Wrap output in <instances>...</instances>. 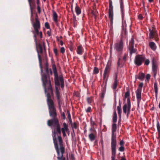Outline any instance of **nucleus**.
Wrapping results in <instances>:
<instances>
[{
    "label": "nucleus",
    "mask_w": 160,
    "mask_h": 160,
    "mask_svg": "<svg viewBox=\"0 0 160 160\" xmlns=\"http://www.w3.org/2000/svg\"><path fill=\"white\" fill-rule=\"evenodd\" d=\"M127 104H125L123 106V110L124 113H127V116H128L130 112L131 109V103L129 98L127 99Z\"/></svg>",
    "instance_id": "nucleus-7"
},
{
    "label": "nucleus",
    "mask_w": 160,
    "mask_h": 160,
    "mask_svg": "<svg viewBox=\"0 0 160 160\" xmlns=\"http://www.w3.org/2000/svg\"><path fill=\"white\" fill-rule=\"evenodd\" d=\"M92 101V99L91 98H87V101L88 103H91Z\"/></svg>",
    "instance_id": "nucleus-36"
},
{
    "label": "nucleus",
    "mask_w": 160,
    "mask_h": 160,
    "mask_svg": "<svg viewBox=\"0 0 160 160\" xmlns=\"http://www.w3.org/2000/svg\"><path fill=\"white\" fill-rule=\"evenodd\" d=\"M150 75L149 74H148L146 75V78L147 79H149L150 78Z\"/></svg>",
    "instance_id": "nucleus-41"
},
{
    "label": "nucleus",
    "mask_w": 160,
    "mask_h": 160,
    "mask_svg": "<svg viewBox=\"0 0 160 160\" xmlns=\"http://www.w3.org/2000/svg\"><path fill=\"white\" fill-rule=\"evenodd\" d=\"M33 26L34 29V31L33 32V33L34 34V37L35 38V43L37 46V52L38 54V56L39 61V65L41 69V71L42 72V67L41 65L42 58L40 57V55H39V53H40L41 54L42 53L43 48L42 46L40 44H39L38 45H37L36 34L38 35H39L41 38H42V33L41 32H39V30L40 28V22L37 18H36L35 22L33 24Z\"/></svg>",
    "instance_id": "nucleus-3"
},
{
    "label": "nucleus",
    "mask_w": 160,
    "mask_h": 160,
    "mask_svg": "<svg viewBox=\"0 0 160 160\" xmlns=\"http://www.w3.org/2000/svg\"><path fill=\"white\" fill-rule=\"evenodd\" d=\"M110 66L107 65L104 71V73L103 74V78L104 79H105L106 78H107L108 73L109 72L110 70Z\"/></svg>",
    "instance_id": "nucleus-14"
},
{
    "label": "nucleus",
    "mask_w": 160,
    "mask_h": 160,
    "mask_svg": "<svg viewBox=\"0 0 160 160\" xmlns=\"http://www.w3.org/2000/svg\"><path fill=\"white\" fill-rule=\"evenodd\" d=\"M45 26L46 28H47L48 29L49 28V25L48 22H46L45 23Z\"/></svg>",
    "instance_id": "nucleus-38"
},
{
    "label": "nucleus",
    "mask_w": 160,
    "mask_h": 160,
    "mask_svg": "<svg viewBox=\"0 0 160 160\" xmlns=\"http://www.w3.org/2000/svg\"><path fill=\"white\" fill-rule=\"evenodd\" d=\"M62 116H63L64 118H65V114L64 113H63Z\"/></svg>",
    "instance_id": "nucleus-52"
},
{
    "label": "nucleus",
    "mask_w": 160,
    "mask_h": 160,
    "mask_svg": "<svg viewBox=\"0 0 160 160\" xmlns=\"http://www.w3.org/2000/svg\"><path fill=\"white\" fill-rule=\"evenodd\" d=\"M124 150V148L123 146H121L119 148V150L121 152L123 151Z\"/></svg>",
    "instance_id": "nucleus-37"
},
{
    "label": "nucleus",
    "mask_w": 160,
    "mask_h": 160,
    "mask_svg": "<svg viewBox=\"0 0 160 160\" xmlns=\"http://www.w3.org/2000/svg\"><path fill=\"white\" fill-rule=\"evenodd\" d=\"M58 140L59 144L57 143L56 138L53 137V142L58 154V160H66L65 158L63 157V154L65 152V148L63 146L62 140L61 137H58Z\"/></svg>",
    "instance_id": "nucleus-4"
},
{
    "label": "nucleus",
    "mask_w": 160,
    "mask_h": 160,
    "mask_svg": "<svg viewBox=\"0 0 160 160\" xmlns=\"http://www.w3.org/2000/svg\"><path fill=\"white\" fill-rule=\"evenodd\" d=\"M28 1L29 3V6L30 8V9L31 11H32V7L31 6V4H33L34 3V0H28ZM32 15V11H31V16Z\"/></svg>",
    "instance_id": "nucleus-29"
},
{
    "label": "nucleus",
    "mask_w": 160,
    "mask_h": 160,
    "mask_svg": "<svg viewBox=\"0 0 160 160\" xmlns=\"http://www.w3.org/2000/svg\"><path fill=\"white\" fill-rule=\"evenodd\" d=\"M159 2H160V1H159Z\"/></svg>",
    "instance_id": "nucleus-59"
},
{
    "label": "nucleus",
    "mask_w": 160,
    "mask_h": 160,
    "mask_svg": "<svg viewBox=\"0 0 160 160\" xmlns=\"http://www.w3.org/2000/svg\"><path fill=\"white\" fill-rule=\"evenodd\" d=\"M42 78L45 93L47 97V101L49 109L54 108H55L53 101L51 98V95H53V93L49 77L46 74H44L42 75Z\"/></svg>",
    "instance_id": "nucleus-1"
},
{
    "label": "nucleus",
    "mask_w": 160,
    "mask_h": 160,
    "mask_svg": "<svg viewBox=\"0 0 160 160\" xmlns=\"http://www.w3.org/2000/svg\"><path fill=\"white\" fill-rule=\"evenodd\" d=\"M143 86V83H141L139 85L137 90L136 91V98L137 100L138 106L139 107L140 102L141 100V92L142 90V87Z\"/></svg>",
    "instance_id": "nucleus-6"
},
{
    "label": "nucleus",
    "mask_w": 160,
    "mask_h": 160,
    "mask_svg": "<svg viewBox=\"0 0 160 160\" xmlns=\"http://www.w3.org/2000/svg\"><path fill=\"white\" fill-rule=\"evenodd\" d=\"M121 160H126L125 158L123 157H122Z\"/></svg>",
    "instance_id": "nucleus-51"
},
{
    "label": "nucleus",
    "mask_w": 160,
    "mask_h": 160,
    "mask_svg": "<svg viewBox=\"0 0 160 160\" xmlns=\"http://www.w3.org/2000/svg\"><path fill=\"white\" fill-rule=\"evenodd\" d=\"M145 60V58L144 57L139 55H137L134 60L135 63L137 65L140 66Z\"/></svg>",
    "instance_id": "nucleus-10"
},
{
    "label": "nucleus",
    "mask_w": 160,
    "mask_h": 160,
    "mask_svg": "<svg viewBox=\"0 0 160 160\" xmlns=\"http://www.w3.org/2000/svg\"><path fill=\"white\" fill-rule=\"evenodd\" d=\"M44 1H45V0H44Z\"/></svg>",
    "instance_id": "nucleus-58"
},
{
    "label": "nucleus",
    "mask_w": 160,
    "mask_h": 160,
    "mask_svg": "<svg viewBox=\"0 0 160 160\" xmlns=\"http://www.w3.org/2000/svg\"><path fill=\"white\" fill-rule=\"evenodd\" d=\"M149 38H153L155 34V32L150 29L149 30Z\"/></svg>",
    "instance_id": "nucleus-22"
},
{
    "label": "nucleus",
    "mask_w": 160,
    "mask_h": 160,
    "mask_svg": "<svg viewBox=\"0 0 160 160\" xmlns=\"http://www.w3.org/2000/svg\"><path fill=\"white\" fill-rule=\"evenodd\" d=\"M108 14L110 22L111 23H112L113 20V7L112 5V2L111 1H110L109 2Z\"/></svg>",
    "instance_id": "nucleus-8"
},
{
    "label": "nucleus",
    "mask_w": 160,
    "mask_h": 160,
    "mask_svg": "<svg viewBox=\"0 0 160 160\" xmlns=\"http://www.w3.org/2000/svg\"><path fill=\"white\" fill-rule=\"evenodd\" d=\"M49 112L50 116L52 117V119L51 120H48L47 121V124L49 126H51L52 128V126L54 127V131L53 132L54 134V136H53V137L55 138L56 139L57 143L59 144V141L58 140V137L57 139L55 136V131L57 132L59 134H60L61 133V130L60 127V125L58 123V119L57 118V113L56 111L55 108L51 109H49Z\"/></svg>",
    "instance_id": "nucleus-2"
},
{
    "label": "nucleus",
    "mask_w": 160,
    "mask_h": 160,
    "mask_svg": "<svg viewBox=\"0 0 160 160\" xmlns=\"http://www.w3.org/2000/svg\"><path fill=\"white\" fill-rule=\"evenodd\" d=\"M120 58L118 59V67H119L120 65Z\"/></svg>",
    "instance_id": "nucleus-45"
},
{
    "label": "nucleus",
    "mask_w": 160,
    "mask_h": 160,
    "mask_svg": "<svg viewBox=\"0 0 160 160\" xmlns=\"http://www.w3.org/2000/svg\"><path fill=\"white\" fill-rule=\"evenodd\" d=\"M43 46L44 47V48H45V43L44 42L43 43Z\"/></svg>",
    "instance_id": "nucleus-55"
},
{
    "label": "nucleus",
    "mask_w": 160,
    "mask_h": 160,
    "mask_svg": "<svg viewBox=\"0 0 160 160\" xmlns=\"http://www.w3.org/2000/svg\"><path fill=\"white\" fill-rule=\"evenodd\" d=\"M153 0H148L150 2H152L153 1Z\"/></svg>",
    "instance_id": "nucleus-53"
},
{
    "label": "nucleus",
    "mask_w": 160,
    "mask_h": 160,
    "mask_svg": "<svg viewBox=\"0 0 160 160\" xmlns=\"http://www.w3.org/2000/svg\"><path fill=\"white\" fill-rule=\"evenodd\" d=\"M117 116L116 112H114L113 113L112 121L113 123H115L117 121Z\"/></svg>",
    "instance_id": "nucleus-20"
},
{
    "label": "nucleus",
    "mask_w": 160,
    "mask_h": 160,
    "mask_svg": "<svg viewBox=\"0 0 160 160\" xmlns=\"http://www.w3.org/2000/svg\"><path fill=\"white\" fill-rule=\"evenodd\" d=\"M158 69V66L157 65H152V70L153 72V75L154 77H155L156 76Z\"/></svg>",
    "instance_id": "nucleus-16"
},
{
    "label": "nucleus",
    "mask_w": 160,
    "mask_h": 160,
    "mask_svg": "<svg viewBox=\"0 0 160 160\" xmlns=\"http://www.w3.org/2000/svg\"><path fill=\"white\" fill-rule=\"evenodd\" d=\"M89 137L91 141H93L95 139V136L92 133H91L89 135Z\"/></svg>",
    "instance_id": "nucleus-26"
},
{
    "label": "nucleus",
    "mask_w": 160,
    "mask_h": 160,
    "mask_svg": "<svg viewBox=\"0 0 160 160\" xmlns=\"http://www.w3.org/2000/svg\"><path fill=\"white\" fill-rule=\"evenodd\" d=\"M150 63V61L148 59H146L145 61L144 64L145 65H148Z\"/></svg>",
    "instance_id": "nucleus-34"
},
{
    "label": "nucleus",
    "mask_w": 160,
    "mask_h": 160,
    "mask_svg": "<svg viewBox=\"0 0 160 160\" xmlns=\"http://www.w3.org/2000/svg\"><path fill=\"white\" fill-rule=\"evenodd\" d=\"M130 95L129 92L128 91H127L125 93V98H127Z\"/></svg>",
    "instance_id": "nucleus-33"
},
{
    "label": "nucleus",
    "mask_w": 160,
    "mask_h": 160,
    "mask_svg": "<svg viewBox=\"0 0 160 160\" xmlns=\"http://www.w3.org/2000/svg\"><path fill=\"white\" fill-rule=\"evenodd\" d=\"M120 8L121 9V11L122 12V8H123V5H122V0H120Z\"/></svg>",
    "instance_id": "nucleus-35"
},
{
    "label": "nucleus",
    "mask_w": 160,
    "mask_h": 160,
    "mask_svg": "<svg viewBox=\"0 0 160 160\" xmlns=\"http://www.w3.org/2000/svg\"><path fill=\"white\" fill-rule=\"evenodd\" d=\"M123 42L122 40H121L114 45V49L118 52H122L123 50Z\"/></svg>",
    "instance_id": "nucleus-9"
},
{
    "label": "nucleus",
    "mask_w": 160,
    "mask_h": 160,
    "mask_svg": "<svg viewBox=\"0 0 160 160\" xmlns=\"http://www.w3.org/2000/svg\"><path fill=\"white\" fill-rule=\"evenodd\" d=\"M134 40L132 37L131 38L129 41V44L128 46V49L130 51V54L135 53L136 52V50L134 48Z\"/></svg>",
    "instance_id": "nucleus-11"
},
{
    "label": "nucleus",
    "mask_w": 160,
    "mask_h": 160,
    "mask_svg": "<svg viewBox=\"0 0 160 160\" xmlns=\"http://www.w3.org/2000/svg\"><path fill=\"white\" fill-rule=\"evenodd\" d=\"M53 19L54 21L55 22H57V15L56 13L54 12H53Z\"/></svg>",
    "instance_id": "nucleus-24"
},
{
    "label": "nucleus",
    "mask_w": 160,
    "mask_h": 160,
    "mask_svg": "<svg viewBox=\"0 0 160 160\" xmlns=\"http://www.w3.org/2000/svg\"><path fill=\"white\" fill-rule=\"evenodd\" d=\"M60 44L61 45H63V42L62 41V40L60 41Z\"/></svg>",
    "instance_id": "nucleus-49"
},
{
    "label": "nucleus",
    "mask_w": 160,
    "mask_h": 160,
    "mask_svg": "<svg viewBox=\"0 0 160 160\" xmlns=\"http://www.w3.org/2000/svg\"><path fill=\"white\" fill-rule=\"evenodd\" d=\"M73 19L74 21H75L76 20V17L74 15H73Z\"/></svg>",
    "instance_id": "nucleus-48"
},
{
    "label": "nucleus",
    "mask_w": 160,
    "mask_h": 160,
    "mask_svg": "<svg viewBox=\"0 0 160 160\" xmlns=\"http://www.w3.org/2000/svg\"><path fill=\"white\" fill-rule=\"evenodd\" d=\"M117 75H116L115 78V79L114 82L112 86V88L114 90H115L118 85V81L117 80Z\"/></svg>",
    "instance_id": "nucleus-18"
},
{
    "label": "nucleus",
    "mask_w": 160,
    "mask_h": 160,
    "mask_svg": "<svg viewBox=\"0 0 160 160\" xmlns=\"http://www.w3.org/2000/svg\"><path fill=\"white\" fill-rule=\"evenodd\" d=\"M75 11L77 15H79L81 13V10L80 8L77 5L75 7Z\"/></svg>",
    "instance_id": "nucleus-25"
},
{
    "label": "nucleus",
    "mask_w": 160,
    "mask_h": 160,
    "mask_svg": "<svg viewBox=\"0 0 160 160\" xmlns=\"http://www.w3.org/2000/svg\"><path fill=\"white\" fill-rule=\"evenodd\" d=\"M152 65H157L156 60L155 58H152Z\"/></svg>",
    "instance_id": "nucleus-32"
},
{
    "label": "nucleus",
    "mask_w": 160,
    "mask_h": 160,
    "mask_svg": "<svg viewBox=\"0 0 160 160\" xmlns=\"http://www.w3.org/2000/svg\"><path fill=\"white\" fill-rule=\"evenodd\" d=\"M116 143H111V148L112 156V160H115L116 153Z\"/></svg>",
    "instance_id": "nucleus-13"
},
{
    "label": "nucleus",
    "mask_w": 160,
    "mask_h": 160,
    "mask_svg": "<svg viewBox=\"0 0 160 160\" xmlns=\"http://www.w3.org/2000/svg\"><path fill=\"white\" fill-rule=\"evenodd\" d=\"M157 128L158 132V136L160 138V125L158 121H157Z\"/></svg>",
    "instance_id": "nucleus-23"
},
{
    "label": "nucleus",
    "mask_w": 160,
    "mask_h": 160,
    "mask_svg": "<svg viewBox=\"0 0 160 160\" xmlns=\"http://www.w3.org/2000/svg\"><path fill=\"white\" fill-rule=\"evenodd\" d=\"M154 89L155 93L156 94V95L157 96L158 92V88L156 83H154Z\"/></svg>",
    "instance_id": "nucleus-30"
},
{
    "label": "nucleus",
    "mask_w": 160,
    "mask_h": 160,
    "mask_svg": "<svg viewBox=\"0 0 160 160\" xmlns=\"http://www.w3.org/2000/svg\"><path fill=\"white\" fill-rule=\"evenodd\" d=\"M73 127L75 128L76 129L77 128V124L75 123H74Z\"/></svg>",
    "instance_id": "nucleus-44"
},
{
    "label": "nucleus",
    "mask_w": 160,
    "mask_h": 160,
    "mask_svg": "<svg viewBox=\"0 0 160 160\" xmlns=\"http://www.w3.org/2000/svg\"><path fill=\"white\" fill-rule=\"evenodd\" d=\"M68 118H69V120H71V117L70 114V113L68 114Z\"/></svg>",
    "instance_id": "nucleus-47"
},
{
    "label": "nucleus",
    "mask_w": 160,
    "mask_h": 160,
    "mask_svg": "<svg viewBox=\"0 0 160 160\" xmlns=\"http://www.w3.org/2000/svg\"><path fill=\"white\" fill-rule=\"evenodd\" d=\"M100 142H101V143L102 145V148H103V140H101L100 141Z\"/></svg>",
    "instance_id": "nucleus-43"
},
{
    "label": "nucleus",
    "mask_w": 160,
    "mask_h": 160,
    "mask_svg": "<svg viewBox=\"0 0 160 160\" xmlns=\"http://www.w3.org/2000/svg\"><path fill=\"white\" fill-rule=\"evenodd\" d=\"M122 18H123V13L122 12Z\"/></svg>",
    "instance_id": "nucleus-54"
},
{
    "label": "nucleus",
    "mask_w": 160,
    "mask_h": 160,
    "mask_svg": "<svg viewBox=\"0 0 160 160\" xmlns=\"http://www.w3.org/2000/svg\"><path fill=\"white\" fill-rule=\"evenodd\" d=\"M142 18H140L141 19H142Z\"/></svg>",
    "instance_id": "nucleus-56"
},
{
    "label": "nucleus",
    "mask_w": 160,
    "mask_h": 160,
    "mask_svg": "<svg viewBox=\"0 0 160 160\" xmlns=\"http://www.w3.org/2000/svg\"><path fill=\"white\" fill-rule=\"evenodd\" d=\"M77 52L78 54H81L82 52V48L80 46H79L78 47Z\"/></svg>",
    "instance_id": "nucleus-27"
},
{
    "label": "nucleus",
    "mask_w": 160,
    "mask_h": 160,
    "mask_svg": "<svg viewBox=\"0 0 160 160\" xmlns=\"http://www.w3.org/2000/svg\"><path fill=\"white\" fill-rule=\"evenodd\" d=\"M60 51L61 52L63 53L65 52V49L63 47H62L61 48Z\"/></svg>",
    "instance_id": "nucleus-39"
},
{
    "label": "nucleus",
    "mask_w": 160,
    "mask_h": 160,
    "mask_svg": "<svg viewBox=\"0 0 160 160\" xmlns=\"http://www.w3.org/2000/svg\"><path fill=\"white\" fill-rule=\"evenodd\" d=\"M54 52L56 54H57V50L56 49H54Z\"/></svg>",
    "instance_id": "nucleus-46"
},
{
    "label": "nucleus",
    "mask_w": 160,
    "mask_h": 160,
    "mask_svg": "<svg viewBox=\"0 0 160 160\" xmlns=\"http://www.w3.org/2000/svg\"><path fill=\"white\" fill-rule=\"evenodd\" d=\"M117 129L116 125L115 123H113L112 125V134L111 143H116V135L114 132L116 131Z\"/></svg>",
    "instance_id": "nucleus-12"
},
{
    "label": "nucleus",
    "mask_w": 160,
    "mask_h": 160,
    "mask_svg": "<svg viewBox=\"0 0 160 160\" xmlns=\"http://www.w3.org/2000/svg\"><path fill=\"white\" fill-rule=\"evenodd\" d=\"M91 109V108L90 107H88L86 109V111L87 112H90Z\"/></svg>",
    "instance_id": "nucleus-42"
},
{
    "label": "nucleus",
    "mask_w": 160,
    "mask_h": 160,
    "mask_svg": "<svg viewBox=\"0 0 160 160\" xmlns=\"http://www.w3.org/2000/svg\"><path fill=\"white\" fill-rule=\"evenodd\" d=\"M94 73L95 74L98 73L99 72L98 69L96 67H94Z\"/></svg>",
    "instance_id": "nucleus-31"
},
{
    "label": "nucleus",
    "mask_w": 160,
    "mask_h": 160,
    "mask_svg": "<svg viewBox=\"0 0 160 160\" xmlns=\"http://www.w3.org/2000/svg\"><path fill=\"white\" fill-rule=\"evenodd\" d=\"M58 40L59 41V39H58Z\"/></svg>",
    "instance_id": "nucleus-57"
},
{
    "label": "nucleus",
    "mask_w": 160,
    "mask_h": 160,
    "mask_svg": "<svg viewBox=\"0 0 160 160\" xmlns=\"http://www.w3.org/2000/svg\"><path fill=\"white\" fill-rule=\"evenodd\" d=\"M123 60H124V61H125L126 60V56H124L123 57Z\"/></svg>",
    "instance_id": "nucleus-50"
},
{
    "label": "nucleus",
    "mask_w": 160,
    "mask_h": 160,
    "mask_svg": "<svg viewBox=\"0 0 160 160\" xmlns=\"http://www.w3.org/2000/svg\"><path fill=\"white\" fill-rule=\"evenodd\" d=\"M124 144V142L123 140H121L120 141L119 144L120 145H121V146H122V145Z\"/></svg>",
    "instance_id": "nucleus-40"
},
{
    "label": "nucleus",
    "mask_w": 160,
    "mask_h": 160,
    "mask_svg": "<svg viewBox=\"0 0 160 160\" xmlns=\"http://www.w3.org/2000/svg\"><path fill=\"white\" fill-rule=\"evenodd\" d=\"M53 73L55 76V83L56 85L59 86L60 82L61 83V87L62 88L64 87V82L63 78L62 75H61L58 77L57 71L55 68L53 69Z\"/></svg>",
    "instance_id": "nucleus-5"
},
{
    "label": "nucleus",
    "mask_w": 160,
    "mask_h": 160,
    "mask_svg": "<svg viewBox=\"0 0 160 160\" xmlns=\"http://www.w3.org/2000/svg\"><path fill=\"white\" fill-rule=\"evenodd\" d=\"M63 127L61 129V131L63 134V136H65L66 135V132H67L68 130V125L66 124L65 122L63 123Z\"/></svg>",
    "instance_id": "nucleus-15"
},
{
    "label": "nucleus",
    "mask_w": 160,
    "mask_h": 160,
    "mask_svg": "<svg viewBox=\"0 0 160 160\" xmlns=\"http://www.w3.org/2000/svg\"><path fill=\"white\" fill-rule=\"evenodd\" d=\"M149 45L151 48L153 50H155L156 48V47L155 43L153 42H151L149 43Z\"/></svg>",
    "instance_id": "nucleus-19"
},
{
    "label": "nucleus",
    "mask_w": 160,
    "mask_h": 160,
    "mask_svg": "<svg viewBox=\"0 0 160 160\" xmlns=\"http://www.w3.org/2000/svg\"><path fill=\"white\" fill-rule=\"evenodd\" d=\"M145 75L143 73H140L139 74L138 78L141 80H142L143 79Z\"/></svg>",
    "instance_id": "nucleus-28"
},
{
    "label": "nucleus",
    "mask_w": 160,
    "mask_h": 160,
    "mask_svg": "<svg viewBox=\"0 0 160 160\" xmlns=\"http://www.w3.org/2000/svg\"><path fill=\"white\" fill-rule=\"evenodd\" d=\"M55 94L56 96L57 97V98L58 100V102H59L60 101V93L59 91L58 88L56 87V91H55Z\"/></svg>",
    "instance_id": "nucleus-17"
},
{
    "label": "nucleus",
    "mask_w": 160,
    "mask_h": 160,
    "mask_svg": "<svg viewBox=\"0 0 160 160\" xmlns=\"http://www.w3.org/2000/svg\"><path fill=\"white\" fill-rule=\"evenodd\" d=\"M121 104L119 103V106L117 107V109L118 111V114L119 117V118H121V115L122 110L121 108Z\"/></svg>",
    "instance_id": "nucleus-21"
}]
</instances>
